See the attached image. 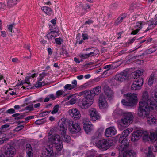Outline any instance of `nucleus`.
I'll list each match as a JSON object with an SVG mask.
<instances>
[{
	"mask_svg": "<svg viewBox=\"0 0 157 157\" xmlns=\"http://www.w3.org/2000/svg\"><path fill=\"white\" fill-rule=\"evenodd\" d=\"M149 98L148 92L144 91L138 104L137 113L138 116L144 117L148 115L150 111L153 110L155 106V103Z\"/></svg>",
	"mask_w": 157,
	"mask_h": 157,
	"instance_id": "1",
	"label": "nucleus"
},
{
	"mask_svg": "<svg viewBox=\"0 0 157 157\" xmlns=\"http://www.w3.org/2000/svg\"><path fill=\"white\" fill-rule=\"evenodd\" d=\"M142 136H143V140L144 142L148 141L150 140L152 141H154L155 148L154 151H157V128L151 131L149 136L147 131L144 130L141 128H138L133 132L131 141L133 142H137Z\"/></svg>",
	"mask_w": 157,
	"mask_h": 157,
	"instance_id": "2",
	"label": "nucleus"
},
{
	"mask_svg": "<svg viewBox=\"0 0 157 157\" xmlns=\"http://www.w3.org/2000/svg\"><path fill=\"white\" fill-rule=\"evenodd\" d=\"M47 146L44 149V157H54V154L53 153L52 147L55 146L56 149L59 151H60L63 147L60 136L58 135H51L49 133Z\"/></svg>",
	"mask_w": 157,
	"mask_h": 157,
	"instance_id": "3",
	"label": "nucleus"
},
{
	"mask_svg": "<svg viewBox=\"0 0 157 157\" xmlns=\"http://www.w3.org/2000/svg\"><path fill=\"white\" fill-rule=\"evenodd\" d=\"M101 137V134L97 132L93 136L91 139L92 142L95 144L96 146L98 148L103 150H107L111 146L109 140L107 139L100 140Z\"/></svg>",
	"mask_w": 157,
	"mask_h": 157,
	"instance_id": "4",
	"label": "nucleus"
},
{
	"mask_svg": "<svg viewBox=\"0 0 157 157\" xmlns=\"http://www.w3.org/2000/svg\"><path fill=\"white\" fill-rule=\"evenodd\" d=\"M133 130L132 128H129L125 130L121 134H118L116 137L119 138V141L121 143L120 145L118 147V148L120 151L125 150L128 146V139L126 137Z\"/></svg>",
	"mask_w": 157,
	"mask_h": 157,
	"instance_id": "5",
	"label": "nucleus"
},
{
	"mask_svg": "<svg viewBox=\"0 0 157 157\" xmlns=\"http://www.w3.org/2000/svg\"><path fill=\"white\" fill-rule=\"evenodd\" d=\"M124 95L126 97L128 102L126 101L124 99L122 100L121 102L123 105L133 107L137 103L138 98L137 94L128 93L124 94Z\"/></svg>",
	"mask_w": 157,
	"mask_h": 157,
	"instance_id": "6",
	"label": "nucleus"
},
{
	"mask_svg": "<svg viewBox=\"0 0 157 157\" xmlns=\"http://www.w3.org/2000/svg\"><path fill=\"white\" fill-rule=\"evenodd\" d=\"M94 102L93 97L90 94L87 95L78 103V106L82 109H86L90 107Z\"/></svg>",
	"mask_w": 157,
	"mask_h": 157,
	"instance_id": "7",
	"label": "nucleus"
},
{
	"mask_svg": "<svg viewBox=\"0 0 157 157\" xmlns=\"http://www.w3.org/2000/svg\"><path fill=\"white\" fill-rule=\"evenodd\" d=\"M88 113L91 121H94L101 119V117L95 109L91 108L88 110Z\"/></svg>",
	"mask_w": 157,
	"mask_h": 157,
	"instance_id": "8",
	"label": "nucleus"
},
{
	"mask_svg": "<svg viewBox=\"0 0 157 157\" xmlns=\"http://www.w3.org/2000/svg\"><path fill=\"white\" fill-rule=\"evenodd\" d=\"M69 115L75 120H78L80 119L81 115L80 111L77 108H73L68 111Z\"/></svg>",
	"mask_w": 157,
	"mask_h": 157,
	"instance_id": "9",
	"label": "nucleus"
},
{
	"mask_svg": "<svg viewBox=\"0 0 157 157\" xmlns=\"http://www.w3.org/2000/svg\"><path fill=\"white\" fill-rule=\"evenodd\" d=\"M69 129L71 133L74 134L79 132L81 128L79 124L77 122H75L69 124Z\"/></svg>",
	"mask_w": 157,
	"mask_h": 157,
	"instance_id": "10",
	"label": "nucleus"
},
{
	"mask_svg": "<svg viewBox=\"0 0 157 157\" xmlns=\"http://www.w3.org/2000/svg\"><path fill=\"white\" fill-rule=\"evenodd\" d=\"M132 123L124 117L117 121V126L120 130L129 126Z\"/></svg>",
	"mask_w": 157,
	"mask_h": 157,
	"instance_id": "11",
	"label": "nucleus"
},
{
	"mask_svg": "<svg viewBox=\"0 0 157 157\" xmlns=\"http://www.w3.org/2000/svg\"><path fill=\"white\" fill-rule=\"evenodd\" d=\"M98 105L99 108L101 109H105L108 107V103L105 96L103 94L100 95L98 101Z\"/></svg>",
	"mask_w": 157,
	"mask_h": 157,
	"instance_id": "12",
	"label": "nucleus"
},
{
	"mask_svg": "<svg viewBox=\"0 0 157 157\" xmlns=\"http://www.w3.org/2000/svg\"><path fill=\"white\" fill-rule=\"evenodd\" d=\"M143 84V79L141 78L134 81L131 86L132 90H136L140 89Z\"/></svg>",
	"mask_w": 157,
	"mask_h": 157,
	"instance_id": "13",
	"label": "nucleus"
},
{
	"mask_svg": "<svg viewBox=\"0 0 157 157\" xmlns=\"http://www.w3.org/2000/svg\"><path fill=\"white\" fill-rule=\"evenodd\" d=\"M58 125L61 132L64 134L66 132L67 128V122L65 119L63 118L61 119L59 122Z\"/></svg>",
	"mask_w": 157,
	"mask_h": 157,
	"instance_id": "14",
	"label": "nucleus"
},
{
	"mask_svg": "<svg viewBox=\"0 0 157 157\" xmlns=\"http://www.w3.org/2000/svg\"><path fill=\"white\" fill-rule=\"evenodd\" d=\"M117 132V130L115 127L111 126L105 129V135L107 137H111L116 135Z\"/></svg>",
	"mask_w": 157,
	"mask_h": 157,
	"instance_id": "15",
	"label": "nucleus"
},
{
	"mask_svg": "<svg viewBox=\"0 0 157 157\" xmlns=\"http://www.w3.org/2000/svg\"><path fill=\"white\" fill-rule=\"evenodd\" d=\"M128 147L125 150L120 151L119 149L120 153L122 154L123 155V157H136V153L132 150L127 151Z\"/></svg>",
	"mask_w": 157,
	"mask_h": 157,
	"instance_id": "16",
	"label": "nucleus"
},
{
	"mask_svg": "<svg viewBox=\"0 0 157 157\" xmlns=\"http://www.w3.org/2000/svg\"><path fill=\"white\" fill-rule=\"evenodd\" d=\"M128 77L127 72L125 71H124L123 72L117 74L116 75L115 78L117 81L123 82L127 79Z\"/></svg>",
	"mask_w": 157,
	"mask_h": 157,
	"instance_id": "17",
	"label": "nucleus"
},
{
	"mask_svg": "<svg viewBox=\"0 0 157 157\" xmlns=\"http://www.w3.org/2000/svg\"><path fill=\"white\" fill-rule=\"evenodd\" d=\"M16 153V150L13 146H10L8 147L5 151V155L7 157H12Z\"/></svg>",
	"mask_w": 157,
	"mask_h": 157,
	"instance_id": "18",
	"label": "nucleus"
},
{
	"mask_svg": "<svg viewBox=\"0 0 157 157\" xmlns=\"http://www.w3.org/2000/svg\"><path fill=\"white\" fill-rule=\"evenodd\" d=\"M76 97V94H75L68 96L66 98V99L69 100L67 102V104L69 105L75 104L78 100Z\"/></svg>",
	"mask_w": 157,
	"mask_h": 157,
	"instance_id": "19",
	"label": "nucleus"
},
{
	"mask_svg": "<svg viewBox=\"0 0 157 157\" xmlns=\"http://www.w3.org/2000/svg\"><path fill=\"white\" fill-rule=\"evenodd\" d=\"M147 25L144 22L141 21H139L136 23L135 26V28L136 29L132 32L131 34L135 35L142 28V27L144 25Z\"/></svg>",
	"mask_w": 157,
	"mask_h": 157,
	"instance_id": "20",
	"label": "nucleus"
},
{
	"mask_svg": "<svg viewBox=\"0 0 157 157\" xmlns=\"http://www.w3.org/2000/svg\"><path fill=\"white\" fill-rule=\"evenodd\" d=\"M104 92L105 94L109 98V99L111 100L113 98V93L112 90H111L107 86H105L104 88Z\"/></svg>",
	"mask_w": 157,
	"mask_h": 157,
	"instance_id": "21",
	"label": "nucleus"
},
{
	"mask_svg": "<svg viewBox=\"0 0 157 157\" xmlns=\"http://www.w3.org/2000/svg\"><path fill=\"white\" fill-rule=\"evenodd\" d=\"M83 127L85 132L88 134L94 129V126L91 123L87 122L84 124Z\"/></svg>",
	"mask_w": 157,
	"mask_h": 157,
	"instance_id": "22",
	"label": "nucleus"
},
{
	"mask_svg": "<svg viewBox=\"0 0 157 157\" xmlns=\"http://www.w3.org/2000/svg\"><path fill=\"white\" fill-rule=\"evenodd\" d=\"M123 117L132 123L134 119V113L132 112H124Z\"/></svg>",
	"mask_w": 157,
	"mask_h": 157,
	"instance_id": "23",
	"label": "nucleus"
},
{
	"mask_svg": "<svg viewBox=\"0 0 157 157\" xmlns=\"http://www.w3.org/2000/svg\"><path fill=\"white\" fill-rule=\"evenodd\" d=\"M150 112L149 113L148 115L146 116L145 117H143L140 116L139 117L143 119L145 117H147V122L148 124H152L155 123L156 121V119L154 116L151 115L150 116Z\"/></svg>",
	"mask_w": 157,
	"mask_h": 157,
	"instance_id": "24",
	"label": "nucleus"
},
{
	"mask_svg": "<svg viewBox=\"0 0 157 157\" xmlns=\"http://www.w3.org/2000/svg\"><path fill=\"white\" fill-rule=\"evenodd\" d=\"M58 31H51L49 32L46 35V36L48 40H51L54 39L56 37L59 35Z\"/></svg>",
	"mask_w": 157,
	"mask_h": 157,
	"instance_id": "25",
	"label": "nucleus"
},
{
	"mask_svg": "<svg viewBox=\"0 0 157 157\" xmlns=\"http://www.w3.org/2000/svg\"><path fill=\"white\" fill-rule=\"evenodd\" d=\"M144 71L143 69L138 70L132 74V77L134 78H137L141 76Z\"/></svg>",
	"mask_w": 157,
	"mask_h": 157,
	"instance_id": "26",
	"label": "nucleus"
},
{
	"mask_svg": "<svg viewBox=\"0 0 157 157\" xmlns=\"http://www.w3.org/2000/svg\"><path fill=\"white\" fill-rule=\"evenodd\" d=\"M37 76V74L34 73L27 76L25 78L26 83L28 84H30V82H33V79L36 77Z\"/></svg>",
	"mask_w": 157,
	"mask_h": 157,
	"instance_id": "27",
	"label": "nucleus"
},
{
	"mask_svg": "<svg viewBox=\"0 0 157 157\" xmlns=\"http://www.w3.org/2000/svg\"><path fill=\"white\" fill-rule=\"evenodd\" d=\"M86 50L90 52L89 53H88L89 57L96 55L98 52V50L95 49L93 47L89 48H87L86 49Z\"/></svg>",
	"mask_w": 157,
	"mask_h": 157,
	"instance_id": "28",
	"label": "nucleus"
},
{
	"mask_svg": "<svg viewBox=\"0 0 157 157\" xmlns=\"http://www.w3.org/2000/svg\"><path fill=\"white\" fill-rule=\"evenodd\" d=\"M41 10L46 14L50 16L53 13V11L52 9L49 7L47 6H43L41 8Z\"/></svg>",
	"mask_w": 157,
	"mask_h": 157,
	"instance_id": "29",
	"label": "nucleus"
},
{
	"mask_svg": "<svg viewBox=\"0 0 157 157\" xmlns=\"http://www.w3.org/2000/svg\"><path fill=\"white\" fill-rule=\"evenodd\" d=\"M124 113L122 109L117 108L114 110L113 114L115 117H117L122 115H123Z\"/></svg>",
	"mask_w": 157,
	"mask_h": 157,
	"instance_id": "30",
	"label": "nucleus"
},
{
	"mask_svg": "<svg viewBox=\"0 0 157 157\" xmlns=\"http://www.w3.org/2000/svg\"><path fill=\"white\" fill-rule=\"evenodd\" d=\"M148 25H149V27L147 28V29L145 30V32H147V31L150 30L151 28V27H153L157 25V21L155 22L154 21L151 20L148 21Z\"/></svg>",
	"mask_w": 157,
	"mask_h": 157,
	"instance_id": "31",
	"label": "nucleus"
},
{
	"mask_svg": "<svg viewBox=\"0 0 157 157\" xmlns=\"http://www.w3.org/2000/svg\"><path fill=\"white\" fill-rule=\"evenodd\" d=\"M62 133L63 132H61L63 140L67 143L69 142L71 139L70 136L67 134L66 132H65L64 134H63Z\"/></svg>",
	"mask_w": 157,
	"mask_h": 157,
	"instance_id": "32",
	"label": "nucleus"
},
{
	"mask_svg": "<svg viewBox=\"0 0 157 157\" xmlns=\"http://www.w3.org/2000/svg\"><path fill=\"white\" fill-rule=\"evenodd\" d=\"M82 38L80 40H78V39L77 40L76 43L79 44H81L83 40H87L88 39V35L86 34H82Z\"/></svg>",
	"mask_w": 157,
	"mask_h": 157,
	"instance_id": "33",
	"label": "nucleus"
},
{
	"mask_svg": "<svg viewBox=\"0 0 157 157\" xmlns=\"http://www.w3.org/2000/svg\"><path fill=\"white\" fill-rule=\"evenodd\" d=\"M20 0H8L7 5L9 7H12L16 5Z\"/></svg>",
	"mask_w": 157,
	"mask_h": 157,
	"instance_id": "34",
	"label": "nucleus"
},
{
	"mask_svg": "<svg viewBox=\"0 0 157 157\" xmlns=\"http://www.w3.org/2000/svg\"><path fill=\"white\" fill-rule=\"evenodd\" d=\"M155 76L154 74H151L148 80V84L149 86L152 85L154 82Z\"/></svg>",
	"mask_w": 157,
	"mask_h": 157,
	"instance_id": "35",
	"label": "nucleus"
},
{
	"mask_svg": "<svg viewBox=\"0 0 157 157\" xmlns=\"http://www.w3.org/2000/svg\"><path fill=\"white\" fill-rule=\"evenodd\" d=\"M56 94L57 98L61 96L64 97L66 95L64 91L62 90L57 91L56 92Z\"/></svg>",
	"mask_w": 157,
	"mask_h": 157,
	"instance_id": "36",
	"label": "nucleus"
},
{
	"mask_svg": "<svg viewBox=\"0 0 157 157\" xmlns=\"http://www.w3.org/2000/svg\"><path fill=\"white\" fill-rule=\"evenodd\" d=\"M45 81L41 82L40 81H38L35 84V86L36 87L39 88L41 87L42 86H44V85L47 84L48 83V82H45Z\"/></svg>",
	"mask_w": 157,
	"mask_h": 157,
	"instance_id": "37",
	"label": "nucleus"
},
{
	"mask_svg": "<svg viewBox=\"0 0 157 157\" xmlns=\"http://www.w3.org/2000/svg\"><path fill=\"white\" fill-rule=\"evenodd\" d=\"M97 154V152L94 150L88 151L87 154V156L94 157Z\"/></svg>",
	"mask_w": 157,
	"mask_h": 157,
	"instance_id": "38",
	"label": "nucleus"
},
{
	"mask_svg": "<svg viewBox=\"0 0 157 157\" xmlns=\"http://www.w3.org/2000/svg\"><path fill=\"white\" fill-rule=\"evenodd\" d=\"M125 17L126 16H121L118 17L114 25H117L120 24L122 21L123 19H124Z\"/></svg>",
	"mask_w": 157,
	"mask_h": 157,
	"instance_id": "39",
	"label": "nucleus"
},
{
	"mask_svg": "<svg viewBox=\"0 0 157 157\" xmlns=\"http://www.w3.org/2000/svg\"><path fill=\"white\" fill-rule=\"evenodd\" d=\"M147 157H155L152 154V147H148Z\"/></svg>",
	"mask_w": 157,
	"mask_h": 157,
	"instance_id": "40",
	"label": "nucleus"
},
{
	"mask_svg": "<svg viewBox=\"0 0 157 157\" xmlns=\"http://www.w3.org/2000/svg\"><path fill=\"white\" fill-rule=\"evenodd\" d=\"M101 87L98 86L94 89L92 90V92L94 94H95V95H97L100 93L101 92Z\"/></svg>",
	"mask_w": 157,
	"mask_h": 157,
	"instance_id": "41",
	"label": "nucleus"
},
{
	"mask_svg": "<svg viewBox=\"0 0 157 157\" xmlns=\"http://www.w3.org/2000/svg\"><path fill=\"white\" fill-rule=\"evenodd\" d=\"M2 26L0 24V30L1 33V36L2 37H5L7 36L6 33V31H2Z\"/></svg>",
	"mask_w": 157,
	"mask_h": 157,
	"instance_id": "42",
	"label": "nucleus"
},
{
	"mask_svg": "<svg viewBox=\"0 0 157 157\" xmlns=\"http://www.w3.org/2000/svg\"><path fill=\"white\" fill-rule=\"evenodd\" d=\"M157 50V46H155L146 50V52L148 54L151 53Z\"/></svg>",
	"mask_w": 157,
	"mask_h": 157,
	"instance_id": "43",
	"label": "nucleus"
},
{
	"mask_svg": "<svg viewBox=\"0 0 157 157\" xmlns=\"http://www.w3.org/2000/svg\"><path fill=\"white\" fill-rule=\"evenodd\" d=\"M34 110L33 104L28 105L23 110V111H33Z\"/></svg>",
	"mask_w": 157,
	"mask_h": 157,
	"instance_id": "44",
	"label": "nucleus"
},
{
	"mask_svg": "<svg viewBox=\"0 0 157 157\" xmlns=\"http://www.w3.org/2000/svg\"><path fill=\"white\" fill-rule=\"evenodd\" d=\"M59 105H56L53 108V110L52 111H50L52 114H54L57 113L59 110Z\"/></svg>",
	"mask_w": 157,
	"mask_h": 157,
	"instance_id": "45",
	"label": "nucleus"
},
{
	"mask_svg": "<svg viewBox=\"0 0 157 157\" xmlns=\"http://www.w3.org/2000/svg\"><path fill=\"white\" fill-rule=\"evenodd\" d=\"M56 43L58 45H61L63 42V40L60 38H57L55 39Z\"/></svg>",
	"mask_w": 157,
	"mask_h": 157,
	"instance_id": "46",
	"label": "nucleus"
},
{
	"mask_svg": "<svg viewBox=\"0 0 157 157\" xmlns=\"http://www.w3.org/2000/svg\"><path fill=\"white\" fill-rule=\"evenodd\" d=\"M87 92L88 91L87 90H86L81 92L79 93H75V94H76V96H81L84 95L86 94Z\"/></svg>",
	"mask_w": 157,
	"mask_h": 157,
	"instance_id": "47",
	"label": "nucleus"
},
{
	"mask_svg": "<svg viewBox=\"0 0 157 157\" xmlns=\"http://www.w3.org/2000/svg\"><path fill=\"white\" fill-rule=\"evenodd\" d=\"M26 152L28 151L32 152V149L30 144H27L26 145Z\"/></svg>",
	"mask_w": 157,
	"mask_h": 157,
	"instance_id": "48",
	"label": "nucleus"
},
{
	"mask_svg": "<svg viewBox=\"0 0 157 157\" xmlns=\"http://www.w3.org/2000/svg\"><path fill=\"white\" fill-rule=\"evenodd\" d=\"M79 56L83 59H85L89 57L88 54H81L79 55Z\"/></svg>",
	"mask_w": 157,
	"mask_h": 157,
	"instance_id": "49",
	"label": "nucleus"
},
{
	"mask_svg": "<svg viewBox=\"0 0 157 157\" xmlns=\"http://www.w3.org/2000/svg\"><path fill=\"white\" fill-rule=\"evenodd\" d=\"M46 75V73L44 72H43L41 73L39 75V76L38 77V79L39 80L41 81L43 77L45 76Z\"/></svg>",
	"mask_w": 157,
	"mask_h": 157,
	"instance_id": "50",
	"label": "nucleus"
},
{
	"mask_svg": "<svg viewBox=\"0 0 157 157\" xmlns=\"http://www.w3.org/2000/svg\"><path fill=\"white\" fill-rule=\"evenodd\" d=\"M104 68L107 69L106 71H109L111 69H113V67L111 65H109L105 66Z\"/></svg>",
	"mask_w": 157,
	"mask_h": 157,
	"instance_id": "51",
	"label": "nucleus"
},
{
	"mask_svg": "<svg viewBox=\"0 0 157 157\" xmlns=\"http://www.w3.org/2000/svg\"><path fill=\"white\" fill-rule=\"evenodd\" d=\"M14 24H13L11 25H10L8 26V30L11 33L14 32V31L13 30V29L14 27Z\"/></svg>",
	"mask_w": 157,
	"mask_h": 157,
	"instance_id": "52",
	"label": "nucleus"
},
{
	"mask_svg": "<svg viewBox=\"0 0 157 157\" xmlns=\"http://www.w3.org/2000/svg\"><path fill=\"white\" fill-rule=\"evenodd\" d=\"M152 93L155 97V100L157 102V89L154 90Z\"/></svg>",
	"mask_w": 157,
	"mask_h": 157,
	"instance_id": "53",
	"label": "nucleus"
},
{
	"mask_svg": "<svg viewBox=\"0 0 157 157\" xmlns=\"http://www.w3.org/2000/svg\"><path fill=\"white\" fill-rule=\"evenodd\" d=\"M43 121H44V120L43 119L38 120H37L35 122V123L36 124L40 125L43 123Z\"/></svg>",
	"mask_w": 157,
	"mask_h": 157,
	"instance_id": "54",
	"label": "nucleus"
},
{
	"mask_svg": "<svg viewBox=\"0 0 157 157\" xmlns=\"http://www.w3.org/2000/svg\"><path fill=\"white\" fill-rule=\"evenodd\" d=\"M50 99H51L52 100H54L56 99L57 98L56 95H55L53 94H50L48 95Z\"/></svg>",
	"mask_w": 157,
	"mask_h": 157,
	"instance_id": "55",
	"label": "nucleus"
},
{
	"mask_svg": "<svg viewBox=\"0 0 157 157\" xmlns=\"http://www.w3.org/2000/svg\"><path fill=\"white\" fill-rule=\"evenodd\" d=\"M15 113V110L13 108L10 109L6 111V113L12 114Z\"/></svg>",
	"mask_w": 157,
	"mask_h": 157,
	"instance_id": "56",
	"label": "nucleus"
},
{
	"mask_svg": "<svg viewBox=\"0 0 157 157\" xmlns=\"http://www.w3.org/2000/svg\"><path fill=\"white\" fill-rule=\"evenodd\" d=\"M77 82L76 80L75 79L71 82V84L75 88L77 86Z\"/></svg>",
	"mask_w": 157,
	"mask_h": 157,
	"instance_id": "57",
	"label": "nucleus"
},
{
	"mask_svg": "<svg viewBox=\"0 0 157 157\" xmlns=\"http://www.w3.org/2000/svg\"><path fill=\"white\" fill-rule=\"evenodd\" d=\"M64 88L66 90H71V88L69 86V84H67L66 85L64 86Z\"/></svg>",
	"mask_w": 157,
	"mask_h": 157,
	"instance_id": "58",
	"label": "nucleus"
},
{
	"mask_svg": "<svg viewBox=\"0 0 157 157\" xmlns=\"http://www.w3.org/2000/svg\"><path fill=\"white\" fill-rule=\"evenodd\" d=\"M27 153V157H33V155L32 152L28 151Z\"/></svg>",
	"mask_w": 157,
	"mask_h": 157,
	"instance_id": "59",
	"label": "nucleus"
},
{
	"mask_svg": "<svg viewBox=\"0 0 157 157\" xmlns=\"http://www.w3.org/2000/svg\"><path fill=\"white\" fill-rule=\"evenodd\" d=\"M93 23V21L91 20H88L87 21H86L85 24V25H90Z\"/></svg>",
	"mask_w": 157,
	"mask_h": 157,
	"instance_id": "60",
	"label": "nucleus"
},
{
	"mask_svg": "<svg viewBox=\"0 0 157 157\" xmlns=\"http://www.w3.org/2000/svg\"><path fill=\"white\" fill-rule=\"evenodd\" d=\"M24 128V126L23 125H20L17 127L16 128V131H19L21 130Z\"/></svg>",
	"mask_w": 157,
	"mask_h": 157,
	"instance_id": "61",
	"label": "nucleus"
},
{
	"mask_svg": "<svg viewBox=\"0 0 157 157\" xmlns=\"http://www.w3.org/2000/svg\"><path fill=\"white\" fill-rule=\"evenodd\" d=\"M50 99V98L48 95L47 97H46L45 98L44 100V101L45 102H48V101H49Z\"/></svg>",
	"mask_w": 157,
	"mask_h": 157,
	"instance_id": "62",
	"label": "nucleus"
},
{
	"mask_svg": "<svg viewBox=\"0 0 157 157\" xmlns=\"http://www.w3.org/2000/svg\"><path fill=\"white\" fill-rule=\"evenodd\" d=\"M6 136V135L3 133H0V139L3 138Z\"/></svg>",
	"mask_w": 157,
	"mask_h": 157,
	"instance_id": "63",
	"label": "nucleus"
},
{
	"mask_svg": "<svg viewBox=\"0 0 157 157\" xmlns=\"http://www.w3.org/2000/svg\"><path fill=\"white\" fill-rule=\"evenodd\" d=\"M56 18L52 19L51 21V22L53 24H55L56 23Z\"/></svg>",
	"mask_w": 157,
	"mask_h": 157,
	"instance_id": "64",
	"label": "nucleus"
}]
</instances>
